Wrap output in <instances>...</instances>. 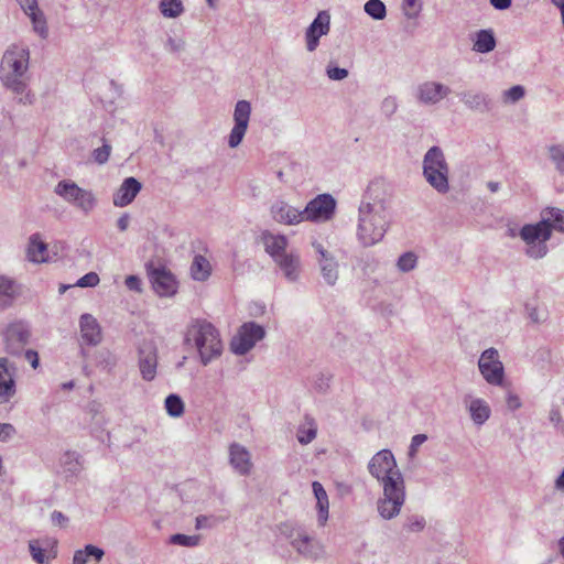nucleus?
I'll return each mask as SVG.
<instances>
[{
	"label": "nucleus",
	"mask_w": 564,
	"mask_h": 564,
	"mask_svg": "<svg viewBox=\"0 0 564 564\" xmlns=\"http://www.w3.org/2000/svg\"><path fill=\"white\" fill-rule=\"evenodd\" d=\"M391 193L383 178L372 180L358 208L357 238L365 247L380 242L390 225Z\"/></svg>",
	"instance_id": "1"
},
{
	"label": "nucleus",
	"mask_w": 564,
	"mask_h": 564,
	"mask_svg": "<svg viewBox=\"0 0 564 564\" xmlns=\"http://www.w3.org/2000/svg\"><path fill=\"white\" fill-rule=\"evenodd\" d=\"M553 229L564 232V210L556 207L544 208L540 221L524 225L520 229L519 236L525 243V254L529 258L538 260L547 254V241Z\"/></svg>",
	"instance_id": "2"
},
{
	"label": "nucleus",
	"mask_w": 564,
	"mask_h": 564,
	"mask_svg": "<svg viewBox=\"0 0 564 564\" xmlns=\"http://www.w3.org/2000/svg\"><path fill=\"white\" fill-rule=\"evenodd\" d=\"M30 51L25 46L11 45L0 63V82L12 93L23 94L28 87Z\"/></svg>",
	"instance_id": "3"
},
{
	"label": "nucleus",
	"mask_w": 564,
	"mask_h": 564,
	"mask_svg": "<svg viewBox=\"0 0 564 564\" xmlns=\"http://www.w3.org/2000/svg\"><path fill=\"white\" fill-rule=\"evenodd\" d=\"M185 343L193 344L204 366L223 354V341L218 329L205 319L192 321L185 334Z\"/></svg>",
	"instance_id": "4"
},
{
	"label": "nucleus",
	"mask_w": 564,
	"mask_h": 564,
	"mask_svg": "<svg viewBox=\"0 0 564 564\" xmlns=\"http://www.w3.org/2000/svg\"><path fill=\"white\" fill-rule=\"evenodd\" d=\"M422 173L427 184L440 194L449 191V165L443 150L434 145L423 156Z\"/></svg>",
	"instance_id": "5"
},
{
	"label": "nucleus",
	"mask_w": 564,
	"mask_h": 564,
	"mask_svg": "<svg viewBox=\"0 0 564 564\" xmlns=\"http://www.w3.org/2000/svg\"><path fill=\"white\" fill-rule=\"evenodd\" d=\"M54 193L85 215L90 214L97 206L95 194L78 186L72 180L59 181L54 187Z\"/></svg>",
	"instance_id": "6"
},
{
	"label": "nucleus",
	"mask_w": 564,
	"mask_h": 564,
	"mask_svg": "<svg viewBox=\"0 0 564 564\" xmlns=\"http://www.w3.org/2000/svg\"><path fill=\"white\" fill-rule=\"evenodd\" d=\"M369 474L384 487V484L404 482L403 476L397 466L395 458L390 449L376 453L368 463Z\"/></svg>",
	"instance_id": "7"
},
{
	"label": "nucleus",
	"mask_w": 564,
	"mask_h": 564,
	"mask_svg": "<svg viewBox=\"0 0 564 564\" xmlns=\"http://www.w3.org/2000/svg\"><path fill=\"white\" fill-rule=\"evenodd\" d=\"M265 336L263 326L256 322L243 323L230 341V350L237 356H243L250 351L258 341Z\"/></svg>",
	"instance_id": "8"
},
{
	"label": "nucleus",
	"mask_w": 564,
	"mask_h": 564,
	"mask_svg": "<svg viewBox=\"0 0 564 564\" xmlns=\"http://www.w3.org/2000/svg\"><path fill=\"white\" fill-rule=\"evenodd\" d=\"M383 497L377 502V509L379 514L386 519L391 520L395 518L405 501V488L404 482L402 484H384Z\"/></svg>",
	"instance_id": "9"
},
{
	"label": "nucleus",
	"mask_w": 564,
	"mask_h": 564,
	"mask_svg": "<svg viewBox=\"0 0 564 564\" xmlns=\"http://www.w3.org/2000/svg\"><path fill=\"white\" fill-rule=\"evenodd\" d=\"M6 351L12 356H21L31 339V328L25 322L18 321L7 326L3 333Z\"/></svg>",
	"instance_id": "10"
},
{
	"label": "nucleus",
	"mask_w": 564,
	"mask_h": 564,
	"mask_svg": "<svg viewBox=\"0 0 564 564\" xmlns=\"http://www.w3.org/2000/svg\"><path fill=\"white\" fill-rule=\"evenodd\" d=\"M478 368L487 383L501 386L505 378V368L499 359V352L491 347L484 350L478 360Z\"/></svg>",
	"instance_id": "11"
},
{
	"label": "nucleus",
	"mask_w": 564,
	"mask_h": 564,
	"mask_svg": "<svg viewBox=\"0 0 564 564\" xmlns=\"http://www.w3.org/2000/svg\"><path fill=\"white\" fill-rule=\"evenodd\" d=\"M158 346L153 340H142L138 346V367L144 381H153L158 373Z\"/></svg>",
	"instance_id": "12"
},
{
	"label": "nucleus",
	"mask_w": 564,
	"mask_h": 564,
	"mask_svg": "<svg viewBox=\"0 0 564 564\" xmlns=\"http://www.w3.org/2000/svg\"><path fill=\"white\" fill-rule=\"evenodd\" d=\"M336 202L329 194L317 195L302 209L303 221H326L335 212Z\"/></svg>",
	"instance_id": "13"
},
{
	"label": "nucleus",
	"mask_w": 564,
	"mask_h": 564,
	"mask_svg": "<svg viewBox=\"0 0 564 564\" xmlns=\"http://www.w3.org/2000/svg\"><path fill=\"white\" fill-rule=\"evenodd\" d=\"M251 116V104L248 100H238L234 109V127L228 135V145L237 148L248 130Z\"/></svg>",
	"instance_id": "14"
},
{
	"label": "nucleus",
	"mask_w": 564,
	"mask_h": 564,
	"mask_svg": "<svg viewBox=\"0 0 564 564\" xmlns=\"http://www.w3.org/2000/svg\"><path fill=\"white\" fill-rule=\"evenodd\" d=\"M280 531L291 541V545L297 551L299 554L315 558L319 554V546L315 543L306 532L301 528H292L290 524L284 523L281 525Z\"/></svg>",
	"instance_id": "15"
},
{
	"label": "nucleus",
	"mask_w": 564,
	"mask_h": 564,
	"mask_svg": "<svg viewBox=\"0 0 564 564\" xmlns=\"http://www.w3.org/2000/svg\"><path fill=\"white\" fill-rule=\"evenodd\" d=\"M55 246H50L43 240L41 234H32L26 242L25 258L28 261L40 264L52 262L57 257V251L54 250Z\"/></svg>",
	"instance_id": "16"
},
{
	"label": "nucleus",
	"mask_w": 564,
	"mask_h": 564,
	"mask_svg": "<svg viewBox=\"0 0 564 564\" xmlns=\"http://www.w3.org/2000/svg\"><path fill=\"white\" fill-rule=\"evenodd\" d=\"M452 89L438 82L426 80L421 83L415 91L416 100L424 106H435L447 98Z\"/></svg>",
	"instance_id": "17"
},
{
	"label": "nucleus",
	"mask_w": 564,
	"mask_h": 564,
	"mask_svg": "<svg viewBox=\"0 0 564 564\" xmlns=\"http://www.w3.org/2000/svg\"><path fill=\"white\" fill-rule=\"evenodd\" d=\"M330 30V15L327 11L317 13L312 23L305 31V46L307 52L316 51L319 45V39L329 33Z\"/></svg>",
	"instance_id": "18"
},
{
	"label": "nucleus",
	"mask_w": 564,
	"mask_h": 564,
	"mask_svg": "<svg viewBox=\"0 0 564 564\" xmlns=\"http://www.w3.org/2000/svg\"><path fill=\"white\" fill-rule=\"evenodd\" d=\"M15 369L8 358H0V404L9 402L17 392Z\"/></svg>",
	"instance_id": "19"
},
{
	"label": "nucleus",
	"mask_w": 564,
	"mask_h": 564,
	"mask_svg": "<svg viewBox=\"0 0 564 564\" xmlns=\"http://www.w3.org/2000/svg\"><path fill=\"white\" fill-rule=\"evenodd\" d=\"M270 214L273 220L281 225L294 226L303 221L302 210L282 199H278L271 205Z\"/></svg>",
	"instance_id": "20"
},
{
	"label": "nucleus",
	"mask_w": 564,
	"mask_h": 564,
	"mask_svg": "<svg viewBox=\"0 0 564 564\" xmlns=\"http://www.w3.org/2000/svg\"><path fill=\"white\" fill-rule=\"evenodd\" d=\"M79 328L83 345L97 346L101 341V327L91 314L85 313L80 316Z\"/></svg>",
	"instance_id": "21"
},
{
	"label": "nucleus",
	"mask_w": 564,
	"mask_h": 564,
	"mask_svg": "<svg viewBox=\"0 0 564 564\" xmlns=\"http://www.w3.org/2000/svg\"><path fill=\"white\" fill-rule=\"evenodd\" d=\"M142 184L133 176L127 177L112 196L116 207H126L131 204L140 193Z\"/></svg>",
	"instance_id": "22"
},
{
	"label": "nucleus",
	"mask_w": 564,
	"mask_h": 564,
	"mask_svg": "<svg viewBox=\"0 0 564 564\" xmlns=\"http://www.w3.org/2000/svg\"><path fill=\"white\" fill-rule=\"evenodd\" d=\"M229 463L240 475H248L252 467L249 451L238 443H232L229 446Z\"/></svg>",
	"instance_id": "23"
},
{
	"label": "nucleus",
	"mask_w": 564,
	"mask_h": 564,
	"mask_svg": "<svg viewBox=\"0 0 564 564\" xmlns=\"http://www.w3.org/2000/svg\"><path fill=\"white\" fill-rule=\"evenodd\" d=\"M260 238L265 252L270 254L274 261L288 252V238L284 235H275L269 230H264L261 232Z\"/></svg>",
	"instance_id": "24"
},
{
	"label": "nucleus",
	"mask_w": 564,
	"mask_h": 564,
	"mask_svg": "<svg viewBox=\"0 0 564 564\" xmlns=\"http://www.w3.org/2000/svg\"><path fill=\"white\" fill-rule=\"evenodd\" d=\"M312 247L315 253L318 256L317 260L323 276L326 280H336L338 264L335 261L334 257H332L329 252L324 248V246L317 241H314L312 243Z\"/></svg>",
	"instance_id": "25"
},
{
	"label": "nucleus",
	"mask_w": 564,
	"mask_h": 564,
	"mask_svg": "<svg viewBox=\"0 0 564 564\" xmlns=\"http://www.w3.org/2000/svg\"><path fill=\"white\" fill-rule=\"evenodd\" d=\"M288 280L294 281L300 278L301 258L295 251L285 252L274 261Z\"/></svg>",
	"instance_id": "26"
},
{
	"label": "nucleus",
	"mask_w": 564,
	"mask_h": 564,
	"mask_svg": "<svg viewBox=\"0 0 564 564\" xmlns=\"http://www.w3.org/2000/svg\"><path fill=\"white\" fill-rule=\"evenodd\" d=\"M463 104L473 111L487 112L491 109V99L480 91H463L459 94Z\"/></svg>",
	"instance_id": "27"
},
{
	"label": "nucleus",
	"mask_w": 564,
	"mask_h": 564,
	"mask_svg": "<svg viewBox=\"0 0 564 564\" xmlns=\"http://www.w3.org/2000/svg\"><path fill=\"white\" fill-rule=\"evenodd\" d=\"M470 419L475 425H484L491 415V409L487 401L480 398H474L467 405Z\"/></svg>",
	"instance_id": "28"
},
{
	"label": "nucleus",
	"mask_w": 564,
	"mask_h": 564,
	"mask_svg": "<svg viewBox=\"0 0 564 564\" xmlns=\"http://www.w3.org/2000/svg\"><path fill=\"white\" fill-rule=\"evenodd\" d=\"M497 41L491 29L479 30L473 39V50L477 53L487 54L495 50Z\"/></svg>",
	"instance_id": "29"
},
{
	"label": "nucleus",
	"mask_w": 564,
	"mask_h": 564,
	"mask_svg": "<svg viewBox=\"0 0 564 564\" xmlns=\"http://www.w3.org/2000/svg\"><path fill=\"white\" fill-rule=\"evenodd\" d=\"M189 271L194 281L204 282L209 279L213 267L207 258L202 254H195Z\"/></svg>",
	"instance_id": "30"
},
{
	"label": "nucleus",
	"mask_w": 564,
	"mask_h": 564,
	"mask_svg": "<svg viewBox=\"0 0 564 564\" xmlns=\"http://www.w3.org/2000/svg\"><path fill=\"white\" fill-rule=\"evenodd\" d=\"M61 467L66 478L76 477L82 471L80 456L76 452H66L61 457Z\"/></svg>",
	"instance_id": "31"
},
{
	"label": "nucleus",
	"mask_w": 564,
	"mask_h": 564,
	"mask_svg": "<svg viewBox=\"0 0 564 564\" xmlns=\"http://www.w3.org/2000/svg\"><path fill=\"white\" fill-rule=\"evenodd\" d=\"M314 496L317 500V509H318V521L324 524L328 519V497L326 490L323 485L318 481H314L312 484Z\"/></svg>",
	"instance_id": "32"
},
{
	"label": "nucleus",
	"mask_w": 564,
	"mask_h": 564,
	"mask_svg": "<svg viewBox=\"0 0 564 564\" xmlns=\"http://www.w3.org/2000/svg\"><path fill=\"white\" fill-rule=\"evenodd\" d=\"M305 420V424L300 425L296 433V438L302 445L310 444L317 435V425L315 421L308 416H306Z\"/></svg>",
	"instance_id": "33"
},
{
	"label": "nucleus",
	"mask_w": 564,
	"mask_h": 564,
	"mask_svg": "<svg viewBox=\"0 0 564 564\" xmlns=\"http://www.w3.org/2000/svg\"><path fill=\"white\" fill-rule=\"evenodd\" d=\"M148 276L150 282H174L172 273L166 269L165 265L154 262H148L145 264Z\"/></svg>",
	"instance_id": "34"
},
{
	"label": "nucleus",
	"mask_w": 564,
	"mask_h": 564,
	"mask_svg": "<svg viewBox=\"0 0 564 564\" xmlns=\"http://www.w3.org/2000/svg\"><path fill=\"white\" fill-rule=\"evenodd\" d=\"M159 10L164 18L175 19L183 14L185 8L181 0H160Z\"/></svg>",
	"instance_id": "35"
},
{
	"label": "nucleus",
	"mask_w": 564,
	"mask_h": 564,
	"mask_svg": "<svg viewBox=\"0 0 564 564\" xmlns=\"http://www.w3.org/2000/svg\"><path fill=\"white\" fill-rule=\"evenodd\" d=\"M164 408L171 417H181L185 411L182 398L176 393L169 394L164 400Z\"/></svg>",
	"instance_id": "36"
},
{
	"label": "nucleus",
	"mask_w": 564,
	"mask_h": 564,
	"mask_svg": "<svg viewBox=\"0 0 564 564\" xmlns=\"http://www.w3.org/2000/svg\"><path fill=\"white\" fill-rule=\"evenodd\" d=\"M364 10L375 20H383L387 15L386 4L381 0H368Z\"/></svg>",
	"instance_id": "37"
},
{
	"label": "nucleus",
	"mask_w": 564,
	"mask_h": 564,
	"mask_svg": "<svg viewBox=\"0 0 564 564\" xmlns=\"http://www.w3.org/2000/svg\"><path fill=\"white\" fill-rule=\"evenodd\" d=\"M549 158L558 173L564 174V145L552 144L547 148Z\"/></svg>",
	"instance_id": "38"
},
{
	"label": "nucleus",
	"mask_w": 564,
	"mask_h": 564,
	"mask_svg": "<svg viewBox=\"0 0 564 564\" xmlns=\"http://www.w3.org/2000/svg\"><path fill=\"white\" fill-rule=\"evenodd\" d=\"M18 293L17 284H0V308L10 306Z\"/></svg>",
	"instance_id": "39"
},
{
	"label": "nucleus",
	"mask_w": 564,
	"mask_h": 564,
	"mask_svg": "<svg viewBox=\"0 0 564 564\" xmlns=\"http://www.w3.org/2000/svg\"><path fill=\"white\" fill-rule=\"evenodd\" d=\"M416 264L417 256L412 251L402 253L397 261V268L401 272H410L416 267Z\"/></svg>",
	"instance_id": "40"
},
{
	"label": "nucleus",
	"mask_w": 564,
	"mask_h": 564,
	"mask_svg": "<svg viewBox=\"0 0 564 564\" xmlns=\"http://www.w3.org/2000/svg\"><path fill=\"white\" fill-rule=\"evenodd\" d=\"M164 48L170 54H180L186 48V41L182 36L167 35Z\"/></svg>",
	"instance_id": "41"
},
{
	"label": "nucleus",
	"mask_w": 564,
	"mask_h": 564,
	"mask_svg": "<svg viewBox=\"0 0 564 564\" xmlns=\"http://www.w3.org/2000/svg\"><path fill=\"white\" fill-rule=\"evenodd\" d=\"M32 20L34 31L42 37L47 35L46 22L43 13L36 8L34 11L28 13Z\"/></svg>",
	"instance_id": "42"
},
{
	"label": "nucleus",
	"mask_w": 564,
	"mask_h": 564,
	"mask_svg": "<svg viewBox=\"0 0 564 564\" xmlns=\"http://www.w3.org/2000/svg\"><path fill=\"white\" fill-rule=\"evenodd\" d=\"M29 551L32 558L37 564H48V557L45 554V550L41 547L37 540H32L29 542Z\"/></svg>",
	"instance_id": "43"
},
{
	"label": "nucleus",
	"mask_w": 564,
	"mask_h": 564,
	"mask_svg": "<svg viewBox=\"0 0 564 564\" xmlns=\"http://www.w3.org/2000/svg\"><path fill=\"white\" fill-rule=\"evenodd\" d=\"M170 542L175 545L192 547V546H196L198 544L199 536L176 533L170 538Z\"/></svg>",
	"instance_id": "44"
},
{
	"label": "nucleus",
	"mask_w": 564,
	"mask_h": 564,
	"mask_svg": "<svg viewBox=\"0 0 564 564\" xmlns=\"http://www.w3.org/2000/svg\"><path fill=\"white\" fill-rule=\"evenodd\" d=\"M402 9L408 19H414L422 9L421 0H403Z\"/></svg>",
	"instance_id": "45"
},
{
	"label": "nucleus",
	"mask_w": 564,
	"mask_h": 564,
	"mask_svg": "<svg viewBox=\"0 0 564 564\" xmlns=\"http://www.w3.org/2000/svg\"><path fill=\"white\" fill-rule=\"evenodd\" d=\"M525 90L521 85L512 86L503 91L502 97L506 102H517L524 97Z\"/></svg>",
	"instance_id": "46"
},
{
	"label": "nucleus",
	"mask_w": 564,
	"mask_h": 564,
	"mask_svg": "<svg viewBox=\"0 0 564 564\" xmlns=\"http://www.w3.org/2000/svg\"><path fill=\"white\" fill-rule=\"evenodd\" d=\"M150 289L160 297L173 296L177 292V284H150Z\"/></svg>",
	"instance_id": "47"
},
{
	"label": "nucleus",
	"mask_w": 564,
	"mask_h": 564,
	"mask_svg": "<svg viewBox=\"0 0 564 564\" xmlns=\"http://www.w3.org/2000/svg\"><path fill=\"white\" fill-rule=\"evenodd\" d=\"M525 311L528 314V317L531 319L532 323L540 324L546 321V313L545 311H541L539 307L527 303L525 304Z\"/></svg>",
	"instance_id": "48"
},
{
	"label": "nucleus",
	"mask_w": 564,
	"mask_h": 564,
	"mask_svg": "<svg viewBox=\"0 0 564 564\" xmlns=\"http://www.w3.org/2000/svg\"><path fill=\"white\" fill-rule=\"evenodd\" d=\"M326 75L330 80H343L348 77V70L346 68L338 67L333 63L326 66Z\"/></svg>",
	"instance_id": "49"
},
{
	"label": "nucleus",
	"mask_w": 564,
	"mask_h": 564,
	"mask_svg": "<svg viewBox=\"0 0 564 564\" xmlns=\"http://www.w3.org/2000/svg\"><path fill=\"white\" fill-rule=\"evenodd\" d=\"M425 519L422 516H411L408 518L404 528L411 532H420L425 528Z\"/></svg>",
	"instance_id": "50"
},
{
	"label": "nucleus",
	"mask_w": 564,
	"mask_h": 564,
	"mask_svg": "<svg viewBox=\"0 0 564 564\" xmlns=\"http://www.w3.org/2000/svg\"><path fill=\"white\" fill-rule=\"evenodd\" d=\"M381 112L387 117H392L398 110V100L395 97L388 96L381 102Z\"/></svg>",
	"instance_id": "51"
},
{
	"label": "nucleus",
	"mask_w": 564,
	"mask_h": 564,
	"mask_svg": "<svg viewBox=\"0 0 564 564\" xmlns=\"http://www.w3.org/2000/svg\"><path fill=\"white\" fill-rule=\"evenodd\" d=\"M110 152L111 145L105 143L102 147L94 150L93 158L96 163L104 164L108 161Z\"/></svg>",
	"instance_id": "52"
},
{
	"label": "nucleus",
	"mask_w": 564,
	"mask_h": 564,
	"mask_svg": "<svg viewBox=\"0 0 564 564\" xmlns=\"http://www.w3.org/2000/svg\"><path fill=\"white\" fill-rule=\"evenodd\" d=\"M17 434L14 425L11 423H0V442H7Z\"/></svg>",
	"instance_id": "53"
},
{
	"label": "nucleus",
	"mask_w": 564,
	"mask_h": 564,
	"mask_svg": "<svg viewBox=\"0 0 564 564\" xmlns=\"http://www.w3.org/2000/svg\"><path fill=\"white\" fill-rule=\"evenodd\" d=\"M427 440L425 434H416L412 437L409 454L411 456L415 455L417 448Z\"/></svg>",
	"instance_id": "54"
},
{
	"label": "nucleus",
	"mask_w": 564,
	"mask_h": 564,
	"mask_svg": "<svg viewBox=\"0 0 564 564\" xmlns=\"http://www.w3.org/2000/svg\"><path fill=\"white\" fill-rule=\"evenodd\" d=\"M51 521L54 525L64 528L68 523V518L61 511L54 510L51 513Z\"/></svg>",
	"instance_id": "55"
},
{
	"label": "nucleus",
	"mask_w": 564,
	"mask_h": 564,
	"mask_svg": "<svg viewBox=\"0 0 564 564\" xmlns=\"http://www.w3.org/2000/svg\"><path fill=\"white\" fill-rule=\"evenodd\" d=\"M506 403L509 410L516 411L522 406V402L516 393L509 391L507 394Z\"/></svg>",
	"instance_id": "56"
},
{
	"label": "nucleus",
	"mask_w": 564,
	"mask_h": 564,
	"mask_svg": "<svg viewBox=\"0 0 564 564\" xmlns=\"http://www.w3.org/2000/svg\"><path fill=\"white\" fill-rule=\"evenodd\" d=\"M25 360L31 365L33 369H36L39 367V354L33 349H24L23 351Z\"/></svg>",
	"instance_id": "57"
},
{
	"label": "nucleus",
	"mask_w": 564,
	"mask_h": 564,
	"mask_svg": "<svg viewBox=\"0 0 564 564\" xmlns=\"http://www.w3.org/2000/svg\"><path fill=\"white\" fill-rule=\"evenodd\" d=\"M84 549H85L86 553L88 554V557L93 556V557H95L96 561H100L102 558V556L105 555V552L102 549H100L96 545H93V544H87Z\"/></svg>",
	"instance_id": "58"
},
{
	"label": "nucleus",
	"mask_w": 564,
	"mask_h": 564,
	"mask_svg": "<svg viewBox=\"0 0 564 564\" xmlns=\"http://www.w3.org/2000/svg\"><path fill=\"white\" fill-rule=\"evenodd\" d=\"M213 525V518L207 516H198L196 518V529H206Z\"/></svg>",
	"instance_id": "59"
},
{
	"label": "nucleus",
	"mask_w": 564,
	"mask_h": 564,
	"mask_svg": "<svg viewBox=\"0 0 564 564\" xmlns=\"http://www.w3.org/2000/svg\"><path fill=\"white\" fill-rule=\"evenodd\" d=\"M21 6L22 10L28 14L37 8L36 0H17Z\"/></svg>",
	"instance_id": "60"
},
{
	"label": "nucleus",
	"mask_w": 564,
	"mask_h": 564,
	"mask_svg": "<svg viewBox=\"0 0 564 564\" xmlns=\"http://www.w3.org/2000/svg\"><path fill=\"white\" fill-rule=\"evenodd\" d=\"M87 561H88V554L86 553L85 549L77 550L74 553L73 564H86Z\"/></svg>",
	"instance_id": "61"
},
{
	"label": "nucleus",
	"mask_w": 564,
	"mask_h": 564,
	"mask_svg": "<svg viewBox=\"0 0 564 564\" xmlns=\"http://www.w3.org/2000/svg\"><path fill=\"white\" fill-rule=\"evenodd\" d=\"M130 225V215L124 213L117 220V227L120 231H126Z\"/></svg>",
	"instance_id": "62"
},
{
	"label": "nucleus",
	"mask_w": 564,
	"mask_h": 564,
	"mask_svg": "<svg viewBox=\"0 0 564 564\" xmlns=\"http://www.w3.org/2000/svg\"><path fill=\"white\" fill-rule=\"evenodd\" d=\"M551 423L556 427L562 423V414L558 408H552L549 414Z\"/></svg>",
	"instance_id": "63"
},
{
	"label": "nucleus",
	"mask_w": 564,
	"mask_h": 564,
	"mask_svg": "<svg viewBox=\"0 0 564 564\" xmlns=\"http://www.w3.org/2000/svg\"><path fill=\"white\" fill-rule=\"evenodd\" d=\"M489 2L497 10H507L512 4V0H489Z\"/></svg>",
	"instance_id": "64"
}]
</instances>
